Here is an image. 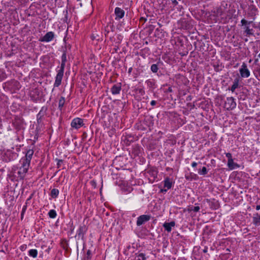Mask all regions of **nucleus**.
<instances>
[{"label":"nucleus","mask_w":260,"mask_h":260,"mask_svg":"<svg viewBox=\"0 0 260 260\" xmlns=\"http://www.w3.org/2000/svg\"><path fill=\"white\" fill-rule=\"evenodd\" d=\"M21 166L14 170L13 173V175L17 178V179H23L28 171L29 166L24 163H21Z\"/></svg>","instance_id":"1"},{"label":"nucleus","mask_w":260,"mask_h":260,"mask_svg":"<svg viewBox=\"0 0 260 260\" xmlns=\"http://www.w3.org/2000/svg\"><path fill=\"white\" fill-rule=\"evenodd\" d=\"M34 151L32 149H28L24 157H23L20 160V163H24L28 166H30L31 159L34 154Z\"/></svg>","instance_id":"2"},{"label":"nucleus","mask_w":260,"mask_h":260,"mask_svg":"<svg viewBox=\"0 0 260 260\" xmlns=\"http://www.w3.org/2000/svg\"><path fill=\"white\" fill-rule=\"evenodd\" d=\"M239 72L242 78H248L250 75V72L245 62L242 63V64L239 69Z\"/></svg>","instance_id":"3"},{"label":"nucleus","mask_w":260,"mask_h":260,"mask_svg":"<svg viewBox=\"0 0 260 260\" xmlns=\"http://www.w3.org/2000/svg\"><path fill=\"white\" fill-rule=\"evenodd\" d=\"M151 218V216L148 214H143L140 215L137 218L136 224L138 226L144 224L147 221H149Z\"/></svg>","instance_id":"4"},{"label":"nucleus","mask_w":260,"mask_h":260,"mask_svg":"<svg viewBox=\"0 0 260 260\" xmlns=\"http://www.w3.org/2000/svg\"><path fill=\"white\" fill-rule=\"evenodd\" d=\"M236 103L233 97H228L226 98L224 103V107L227 110H232L236 107Z\"/></svg>","instance_id":"5"},{"label":"nucleus","mask_w":260,"mask_h":260,"mask_svg":"<svg viewBox=\"0 0 260 260\" xmlns=\"http://www.w3.org/2000/svg\"><path fill=\"white\" fill-rule=\"evenodd\" d=\"M242 25L244 26V33L246 34V36L250 37L251 36H254L253 30L250 28L249 26L247 25L248 21L244 19H243L241 21Z\"/></svg>","instance_id":"6"},{"label":"nucleus","mask_w":260,"mask_h":260,"mask_svg":"<svg viewBox=\"0 0 260 260\" xmlns=\"http://www.w3.org/2000/svg\"><path fill=\"white\" fill-rule=\"evenodd\" d=\"M84 125L83 120L80 118H75L71 122L72 127L78 129Z\"/></svg>","instance_id":"7"},{"label":"nucleus","mask_w":260,"mask_h":260,"mask_svg":"<svg viewBox=\"0 0 260 260\" xmlns=\"http://www.w3.org/2000/svg\"><path fill=\"white\" fill-rule=\"evenodd\" d=\"M54 38V34L52 31L47 32L44 36L39 39V41L42 42H49L51 41Z\"/></svg>","instance_id":"8"},{"label":"nucleus","mask_w":260,"mask_h":260,"mask_svg":"<svg viewBox=\"0 0 260 260\" xmlns=\"http://www.w3.org/2000/svg\"><path fill=\"white\" fill-rule=\"evenodd\" d=\"M57 73L55 77V80L54 83V87H57L61 84L64 73L59 71H57Z\"/></svg>","instance_id":"9"},{"label":"nucleus","mask_w":260,"mask_h":260,"mask_svg":"<svg viewBox=\"0 0 260 260\" xmlns=\"http://www.w3.org/2000/svg\"><path fill=\"white\" fill-rule=\"evenodd\" d=\"M87 231V227L85 224L80 225L77 231V235L79 238H83Z\"/></svg>","instance_id":"10"},{"label":"nucleus","mask_w":260,"mask_h":260,"mask_svg":"<svg viewBox=\"0 0 260 260\" xmlns=\"http://www.w3.org/2000/svg\"><path fill=\"white\" fill-rule=\"evenodd\" d=\"M114 13L116 16L115 20H120L123 17L125 12L120 8L116 7L115 9Z\"/></svg>","instance_id":"11"},{"label":"nucleus","mask_w":260,"mask_h":260,"mask_svg":"<svg viewBox=\"0 0 260 260\" xmlns=\"http://www.w3.org/2000/svg\"><path fill=\"white\" fill-rule=\"evenodd\" d=\"M121 89V83L114 84L111 88V91L113 94H117L120 93Z\"/></svg>","instance_id":"12"},{"label":"nucleus","mask_w":260,"mask_h":260,"mask_svg":"<svg viewBox=\"0 0 260 260\" xmlns=\"http://www.w3.org/2000/svg\"><path fill=\"white\" fill-rule=\"evenodd\" d=\"M175 222L173 221L170 222H165L163 224V227L168 233L171 232L172 227L175 226Z\"/></svg>","instance_id":"13"},{"label":"nucleus","mask_w":260,"mask_h":260,"mask_svg":"<svg viewBox=\"0 0 260 260\" xmlns=\"http://www.w3.org/2000/svg\"><path fill=\"white\" fill-rule=\"evenodd\" d=\"M46 110V108L42 107L39 113L37 114V119L38 123H41L42 122V118L45 114Z\"/></svg>","instance_id":"14"},{"label":"nucleus","mask_w":260,"mask_h":260,"mask_svg":"<svg viewBox=\"0 0 260 260\" xmlns=\"http://www.w3.org/2000/svg\"><path fill=\"white\" fill-rule=\"evenodd\" d=\"M252 222L256 226L260 225V214L258 213L253 214Z\"/></svg>","instance_id":"15"},{"label":"nucleus","mask_w":260,"mask_h":260,"mask_svg":"<svg viewBox=\"0 0 260 260\" xmlns=\"http://www.w3.org/2000/svg\"><path fill=\"white\" fill-rule=\"evenodd\" d=\"M173 182L172 179L169 177L165 178L164 180V187L167 188V189H170L172 186Z\"/></svg>","instance_id":"16"},{"label":"nucleus","mask_w":260,"mask_h":260,"mask_svg":"<svg viewBox=\"0 0 260 260\" xmlns=\"http://www.w3.org/2000/svg\"><path fill=\"white\" fill-rule=\"evenodd\" d=\"M157 171L155 169H150L148 171V174L154 180L157 176Z\"/></svg>","instance_id":"17"},{"label":"nucleus","mask_w":260,"mask_h":260,"mask_svg":"<svg viewBox=\"0 0 260 260\" xmlns=\"http://www.w3.org/2000/svg\"><path fill=\"white\" fill-rule=\"evenodd\" d=\"M228 166L230 170H234L239 167L237 163L234 162V160H228Z\"/></svg>","instance_id":"18"},{"label":"nucleus","mask_w":260,"mask_h":260,"mask_svg":"<svg viewBox=\"0 0 260 260\" xmlns=\"http://www.w3.org/2000/svg\"><path fill=\"white\" fill-rule=\"evenodd\" d=\"M239 80L238 78L235 79L233 84L231 87L230 90L232 92H234L236 88H237L239 86Z\"/></svg>","instance_id":"19"},{"label":"nucleus","mask_w":260,"mask_h":260,"mask_svg":"<svg viewBox=\"0 0 260 260\" xmlns=\"http://www.w3.org/2000/svg\"><path fill=\"white\" fill-rule=\"evenodd\" d=\"M28 254L29 256L36 258L38 255V250L35 249H30L28 252Z\"/></svg>","instance_id":"20"},{"label":"nucleus","mask_w":260,"mask_h":260,"mask_svg":"<svg viewBox=\"0 0 260 260\" xmlns=\"http://www.w3.org/2000/svg\"><path fill=\"white\" fill-rule=\"evenodd\" d=\"M147 85L152 88H155V82L153 79H149L146 81Z\"/></svg>","instance_id":"21"},{"label":"nucleus","mask_w":260,"mask_h":260,"mask_svg":"<svg viewBox=\"0 0 260 260\" xmlns=\"http://www.w3.org/2000/svg\"><path fill=\"white\" fill-rule=\"evenodd\" d=\"M59 194V190L57 189L53 188L51 191V196L53 198H56Z\"/></svg>","instance_id":"22"},{"label":"nucleus","mask_w":260,"mask_h":260,"mask_svg":"<svg viewBox=\"0 0 260 260\" xmlns=\"http://www.w3.org/2000/svg\"><path fill=\"white\" fill-rule=\"evenodd\" d=\"M65 103V99L64 97L61 96L59 100L58 103V108L61 110L62 108L63 107Z\"/></svg>","instance_id":"23"},{"label":"nucleus","mask_w":260,"mask_h":260,"mask_svg":"<svg viewBox=\"0 0 260 260\" xmlns=\"http://www.w3.org/2000/svg\"><path fill=\"white\" fill-rule=\"evenodd\" d=\"M48 215L51 218H55L57 216L56 211L53 209L50 210L48 212Z\"/></svg>","instance_id":"24"},{"label":"nucleus","mask_w":260,"mask_h":260,"mask_svg":"<svg viewBox=\"0 0 260 260\" xmlns=\"http://www.w3.org/2000/svg\"><path fill=\"white\" fill-rule=\"evenodd\" d=\"M136 92L140 95L143 96L145 94V92L143 88H138L136 89Z\"/></svg>","instance_id":"25"},{"label":"nucleus","mask_w":260,"mask_h":260,"mask_svg":"<svg viewBox=\"0 0 260 260\" xmlns=\"http://www.w3.org/2000/svg\"><path fill=\"white\" fill-rule=\"evenodd\" d=\"M145 254L141 253L135 258V260H145Z\"/></svg>","instance_id":"26"},{"label":"nucleus","mask_w":260,"mask_h":260,"mask_svg":"<svg viewBox=\"0 0 260 260\" xmlns=\"http://www.w3.org/2000/svg\"><path fill=\"white\" fill-rule=\"evenodd\" d=\"M207 170L205 167H203L201 170H200L198 173L200 175H205L207 174Z\"/></svg>","instance_id":"27"},{"label":"nucleus","mask_w":260,"mask_h":260,"mask_svg":"<svg viewBox=\"0 0 260 260\" xmlns=\"http://www.w3.org/2000/svg\"><path fill=\"white\" fill-rule=\"evenodd\" d=\"M91 257V251L88 250L86 256L84 258V260H89Z\"/></svg>","instance_id":"28"},{"label":"nucleus","mask_w":260,"mask_h":260,"mask_svg":"<svg viewBox=\"0 0 260 260\" xmlns=\"http://www.w3.org/2000/svg\"><path fill=\"white\" fill-rule=\"evenodd\" d=\"M158 67L156 64H153L151 66V70L153 73H156L158 71Z\"/></svg>","instance_id":"29"},{"label":"nucleus","mask_w":260,"mask_h":260,"mask_svg":"<svg viewBox=\"0 0 260 260\" xmlns=\"http://www.w3.org/2000/svg\"><path fill=\"white\" fill-rule=\"evenodd\" d=\"M65 66H66V62L61 61V64H60V69L57 71L64 73Z\"/></svg>","instance_id":"30"},{"label":"nucleus","mask_w":260,"mask_h":260,"mask_svg":"<svg viewBox=\"0 0 260 260\" xmlns=\"http://www.w3.org/2000/svg\"><path fill=\"white\" fill-rule=\"evenodd\" d=\"M200 207L199 206H192L189 209V211H193L194 212H198L200 210Z\"/></svg>","instance_id":"31"},{"label":"nucleus","mask_w":260,"mask_h":260,"mask_svg":"<svg viewBox=\"0 0 260 260\" xmlns=\"http://www.w3.org/2000/svg\"><path fill=\"white\" fill-rule=\"evenodd\" d=\"M67 61V54L65 51L63 52L61 56V61L66 62Z\"/></svg>","instance_id":"32"},{"label":"nucleus","mask_w":260,"mask_h":260,"mask_svg":"<svg viewBox=\"0 0 260 260\" xmlns=\"http://www.w3.org/2000/svg\"><path fill=\"white\" fill-rule=\"evenodd\" d=\"M225 156L228 158V160H231L233 159L232 158V154L230 153H225Z\"/></svg>","instance_id":"33"},{"label":"nucleus","mask_w":260,"mask_h":260,"mask_svg":"<svg viewBox=\"0 0 260 260\" xmlns=\"http://www.w3.org/2000/svg\"><path fill=\"white\" fill-rule=\"evenodd\" d=\"M63 162V161L61 159H59V160H58V162H57V165L58 166V167H60L61 164H62Z\"/></svg>","instance_id":"34"},{"label":"nucleus","mask_w":260,"mask_h":260,"mask_svg":"<svg viewBox=\"0 0 260 260\" xmlns=\"http://www.w3.org/2000/svg\"><path fill=\"white\" fill-rule=\"evenodd\" d=\"M156 102L154 100H153L151 102L150 104L151 106H154L156 105Z\"/></svg>","instance_id":"35"},{"label":"nucleus","mask_w":260,"mask_h":260,"mask_svg":"<svg viewBox=\"0 0 260 260\" xmlns=\"http://www.w3.org/2000/svg\"><path fill=\"white\" fill-rule=\"evenodd\" d=\"M172 3L174 6H176L178 4V2L176 0L172 1Z\"/></svg>","instance_id":"36"},{"label":"nucleus","mask_w":260,"mask_h":260,"mask_svg":"<svg viewBox=\"0 0 260 260\" xmlns=\"http://www.w3.org/2000/svg\"><path fill=\"white\" fill-rule=\"evenodd\" d=\"M197 166V163L196 162H194H194H192V164H191V166H192V167H193V168H194V167H196Z\"/></svg>","instance_id":"37"},{"label":"nucleus","mask_w":260,"mask_h":260,"mask_svg":"<svg viewBox=\"0 0 260 260\" xmlns=\"http://www.w3.org/2000/svg\"><path fill=\"white\" fill-rule=\"evenodd\" d=\"M255 209L256 210H259L260 209V205H256Z\"/></svg>","instance_id":"38"},{"label":"nucleus","mask_w":260,"mask_h":260,"mask_svg":"<svg viewBox=\"0 0 260 260\" xmlns=\"http://www.w3.org/2000/svg\"><path fill=\"white\" fill-rule=\"evenodd\" d=\"M207 250H208V248L207 247H205L204 249H203V252L204 253H206L207 252Z\"/></svg>","instance_id":"39"},{"label":"nucleus","mask_w":260,"mask_h":260,"mask_svg":"<svg viewBox=\"0 0 260 260\" xmlns=\"http://www.w3.org/2000/svg\"><path fill=\"white\" fill-rule=\"evenodd\" d=\"M132 70H133L132 68H129L128 71V73L129 74H131V73L132 72Z\"/></svg>","instance_id":"40"},{"label":"nucleus","mask_w":260,"mask_h":260,"mask_svg":"<svg viewBox=\"0 0 260 260\" xmlns=\"http://www.w3.org/2000/svg\"><path fill=\"white\" fill-rule=\"evenodd\" d=\"M166 170H167V171H172V168H169V167L167 168H166Z\"/></svg>","instance_id":"41"},{"label":"nucleus","mask_w":260,"mask_h":260,"mask_svg":"<svg viewBox=\"0 0 260 260\" xmlns=\"http://www.w3.org/2000/svg\"><path fill=\"white\" fill-rule=\"evenodd\" d=\"M167 188L165 189H161V192H166L167 191Z\"/></svg>","instance_id":"42"},{"label":"nucleus","mask_w":260,"mask_h":260,"mask_svg":"<svg viewBox=\"0 0 260 260\" xmlns=\"http://www.w3.org/2000/svg\"><path fill=\"white\" fill-rule=\"evenodd\" d=\"M168 91L171 92L172 91V88L171 87H169L168 88Z\"/></svg>","instance_id":"43"},{"label":"nucleus","mask_w":260,"mask_h":260,"mask_svg":"<svg viewBox=\"0 0 260 260\" xmlns=\"http://www.w3.org/2000/svg\"><path fill=\"white\" fill-rule=\"evenodd\" d=\"M39 100V98H35V99H34V101H38V100Z\"/></svg>","instance_id":"44"},{"label":"nucleus","mask_w":260,"mask_h":260,"mask_svg":"<svg viewBox=\"0 0 260 260\" xmlns=\"http://www.w3.org/2000/svg\"><path fill=\"white\" fill-rule=\"evenodd\" d=\"M50 249H51V248H50V247H49V248H48V249L47 250V252H49V251H50Z\"/></svg>","instance_id":"45"},{"label":"nucleus","mask_w":260,"mask_h":260,"mask_svg":"<svg viewBox=\"0 0 260 260\" xmlns=\"http://www.w3.org/2000/svg\"><path fill=\"white\" fill-rule=\"evenodd\" d=\"M252 22V21H248V23H247V25L248 24H250V23H251Z\"/></svg>","instance_id":"46"},{"label":"nucleus","mask_w":260,"mask_h":260,"mask_svg":"<svg viewBox=\"0 0 260 260\" xmlns=\"http://www.w3.org/2000/svg\"><path fill=\"white\" fill-rule=\"evenodd\" d=\"M239 66V63H237L235 67L234 68H236L237 67H238Z\"/></svg>","instance_id":"47"},{"label":"nucleus","mask_w":260,"mask_h":260,"mask_svg":"<svg viewBox=\"0 0 260 260\" xmlns=\"http://www.w3.org/2000/svg\"><path fill=\"white\" fill-rule=\"evenodd\" d=\"M257 60H258V59H256L255 60V62H256Z\"/></svg>","instance_id":"48"},{"label":"nucleus","mask_w":260,"mask_h":260,"mask_svg":"<svg viewBox=\"0 0 260 260\" xmlns=\"http://www.w3.org/2000/svg\"><path fill=\"white\" fill-rule=\"evenodd\" d=\"M251 62V60L250 59L249 61V62Z\"/></svg>","instance_id":"49"}]
</instances>
